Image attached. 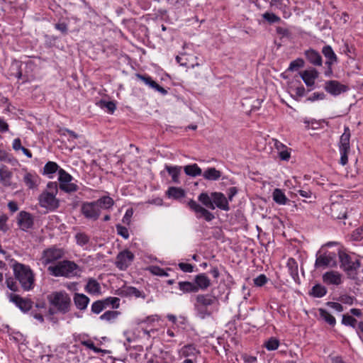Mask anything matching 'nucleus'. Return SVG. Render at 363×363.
Instances as JSON below:
<instances>
[{
    "mask_svg": "<svg viewBox=\"0 0 363 363\" xmlns=\"http://www.w3.org/2000/svg\"><path fill=\"white\" fill-rule=\"evenodd\" d=\"M12 147L15 151L21 150L23 153L28 158H31L33 155L31 152L21 145V141L19 138H15L12 143Z\"/></svg>",
    "mask_w": 363,
    "mask_h": 363,
    "instance_id": "obj_36",
    "label": "nucleus"
},
{
    "mask_svg": "<svg viewBox=\"0 0 363 363\" xmlns=\"http://www.w3.org/2000/svg\"><path fill=\"white\" fill-rule=\"evenodd\" d=\"M17 224L19 228L23 231H27L33 225V216L26 211H22L17 216Z\"/></svg>",
    "mask_w": 363,
    "mask_h": 363,
    "instance_id": "obj_14",
    "label": "nucleus"
},
{
    "mask_svg": "<svg viewBox=\"0 0 363 363\" xmlns=\"http://www.w3.org/2000/svg\"><path fill=\"white\" fill-rule=\"evenodd\" d=\"M99 208L108 209L111 208L114 204V201L112 198L108 196H102L98 200L95 201Z\"/></svg>",
    "mask_w": 363,
    "mask_h": 363,
    "instance_id": "obj_34",
    "label": "nucleus"
},
{
    "mask_svg": "<svg viewBox=\"0 0 363 363\" xmlns=\"http://www.w3.org/2000/svg\"><path fill=\"white\" fill-rule=\"evenodd\" d=\"M150 87L155 89V90H157V91H159L160 93H161L163 95H165L167 94V91L164 89L162 86H161L160 85H159L156 82H151V86Z\"/></svg>",
    "mask_w": 363,
    "mask_h": 363,
    "instance_id": "obj_62",
    "label": "nucleus"
},
{
    "mask_svg": "<svg viewBox=\"0 0 363 363\" xmlns=\"http://www.w3.org/2000/svg\"><path fill=\"white\" fill-rule=\"evenodd\" d=\"M182 352L183 356L189 357L194 355L195 353H198L199 352L196 350V348L193 345H188L182 348Z\"/></svg>",
    "mask_w": 363,
    "mask_h": 363,
    "instance_id": "obj_50",
    "label": "nucleus"
},
{
    "mask_svg": "<svg viewBox=\"0 0 363 363\" xmlns=\"http://www.w3.org/2000/svg\"><path fill=\"white\" fill-rule=\"evenodd\" d=\"M187 206L191 210L195 212L198 218H203L206 221H211L215 218L212 213L202 207L193 199L187 202Z\"/></svg>",
    "mask_w": 363,
    "mask_h": 363,
    "instance_id": "obj_9",
    "label": "nucleus"
},
{
    "mask_svg": "<svg viewBox=\"0 0 363 363\" xmlns=\"http://www.w3.org/2000/svg\"><path fill=\"white\" fill-rule=\"evenodd\" d=\"M350 150H340V162L342 165H345L348 162L347 154Z\"/></svg>",
    "mask_w": 363,
    "mask_h": 363,
    "instance_id": "obj_58",
    "label": "nucleus"
},
{
    "mask_svg": "<svg viewBox=\"0 0 363 363\" xmlns=\"http://www.w3.org/2000/svg\"><path fill=\"white\" fill-rule=\"evenodd\" d=\"M82 343L84 345H85L86 347H87L88 348H89L90 350H92L96 353L105 352V350H103L101 348L96 347L92 341H90V340L83 341Z\"/></svg>",
    "mask_w": 363,
    "mask_h": 363,
    "instance_id": "obj_55",
    "label": "nucleus"
},
{
    "mask_svg": "<svg viewBox=\"0 0 363 363\" xmlns=\"http://www.w3.org/2000/svg\"><path fill=\"white\" fill-rule=\"evenodd\" d=\"M6 296L10 302L14 303L21 311L27 312L33 306V302L28 298H24L18 294L6 292Z\"/></svg>",
    "mask_w": 363,
    "mask_h": 363,
    "instance_id": "obj_8",
    "label": "nucleus"
},
{
    "mask_svg": "<svg viewBox=\"0 0 363 363\" xmlns=\"http://www.w3.org/2000/svg\"><path fill=\"white\" fill-rule=\"evenodd\" d=\"M48 300L57 311L65 312L68 308V295L65 291L51 293L48 296Z\"/></svg>",
    "mask_w": 363,
    "mask_h": 363,
    "instance_id": "obj_6",
    "label": "nucleus"
},
{
    "mask_svg": "<svg viewBox=\"0 0 363 363\" xmlns=\"http://www.w3.org/2000/svg\"><path fill=\"white\" fill-rule=\"evenodd\" d=\"M315 267H335L337 266L336 255L334 252L325 253L317 256L315 262Z\"/></svg>",
    "mask_w": 363,
    "mask_h": 363,
    "instance_id": "obj_12",
    "label": "nucleus"
},
{
    "mask_svg": "<svg viewBox=\"0 0 363 363\" xmlns=\"http://www.w3.org/2000/svg\"><path fill=\"white\" fill-rule=\"evenodd\" d=\"M263 18L269 23H276L280 21V18L272 13H265Z\"/></svg>",
    "mask_w": 363,
    "mask_h": 363,
    "instance_id": "obj_54",
    "label": "nucleus"
},
{
    "mask_svg": "<svg viewBox=\"0 0 363 363\" xmlns=\"http://www.w3.org/2000/svg\"><path fill=\"white\" fill-rule=\"evenodd\" d=\"M350 130L348 127H345L344 133L340 136L339 143L340 150H350Z\"/></svg>",
    "mask_w": 363,
    "mask_h": 363,
    "instance_id": "obj_25",
    "label": "nucleus"
},
{
    "mask_svg": "<svg viewBox=\"0 0 363 363\" xmlns=\"http://www.w3.org/2000/svg\"><path fill=\"white\" fill-rule=\"evenodd\" d=\"M203 177L205 179L216 181L221 177V172L215 167H209L204 171Z\"/></svg>",
    "mask_w": 363,
    "mask_h": 363,
    "instance_id": "obj_28",
    "label": "nucleus"
},
{
    "mask_svg": "<svg viewBox=\"0 0 363 363\" xmlns=\"http://www.w3.org/2000/svg\"><path fill=\"white\" fill-rule=\"evenodd\" d=\"M342 323L345 325H350L354 328L357 320L351 315L345 314L342 315Z\"/></svg>",
    "mask_w": 363,
    "mask_h": 363,
    "instance_id": "obj_47",
    "label": "nucleus"
},
{
    "mask_svg": "<svg viewBox=\"0 0 363 363\" xmlns=\"http://www.w3.org/2000/svg\"><path fill=\"white\" fill-rule=\"evenodd\" d=\"M106 308L105 305L101 300L94 301L91 306V311L95 314H99Z\"/></svg>",
    "mask_w": 363,
    "mask_h": 363,
    "instance_id": "obj_44",
    "label": "nucleus"
},
{
    "mask_svg": "<svg viewBox=\"0 0 363 363\" xmlns=\"http://www.w3.org/2000/svg\"><path fill=\"white\" fill-rule=\"evenodd\" d=\"M82 269L74 262L69 261V277H80Z\"/></svg>",
    "mask_w": 363,
    "mask_h": 363,
    "instance_id": "obj_42",
    "label": "nucleus"
},
{
    "mask_svg": "<svg viewBox=\"0 0 363 363\" xmlns=\"http://www.w3.org/2000/svg\"><path fill=\"white\" fill-rule=\"evenodd\" d=\"M23 182L29 189H35L38 186L39 177L35 174L28 172L23 177Z\"/></svg>",
    "mask_w": 363,
    "mask_h": 363,
    "instance_id": "obj_27",
    "label": "nucleus"
},
{
    "mask_svg": "<svg viewBox=\"0 0 363 363\" xmlns=\"http://www.w3.org/2000/svg\"><path fill=\"white\" fill-rule=\"evenodd\" d=\"M105 307L111 306L114 309H117L120 306V299L117 297H108L101 300Z\"/></svg>",
    "mask_w": 363,
    "mask_h": 363,
    "instance_id": "obj_41",
    "label": "nucleus"
},
{
    "mask_svg": "<svg viewBox=\"0 0 363 363\" xmlns=\"http://www.w3.org/2000/svg\"><path fill=\"white\" fill-rule=\"evenodd\" d=\"M167 194L169 197H172L175 199L183 198L185 196V191L184 189L174 186L169 187Z\"/></svg>",
    "mask_w": 363,
    "mask_h": 363,
    "instance_id": "obj_38",
    "label": "nucleus"
},
{
    "mask_svg": "<svg viewBox=\"0 0 363 363\" xmlns=\"http://www.w3.org/2000/svg\"><path fill=\"white\" fill-rule=\"evenodd\" d=\"M148 270L154 275L160 277H167L168 274L164 270L158 266H151L148 268Z\"/></svg>",
    "mask_w": 363,
    "mask_h": 363,
    "instance_id": "obj_49",
    "label": "nucleus"
},
{
    "mask_svg": "<svg viewBox=\"0 0 363 363\" xmlns=\"http://www.w3.org/2000/svg\"><path fill=\"white\" fill-rule=\"evenodd\" d=\"M120 314L118 311H107L100 316V319L111 322L116 319Z\"/></svg>",
    "mask_w": 363,
    "mask_h": 363,
    "instance_id": "obj_40",
    "label": "nucleus"
},
{
    "mask_svg": "<svg viewBox=\"0 0 363 363\" xmlns=\"http://www.w3.org/2000/svg\"><path fill=\"white\" fill-rule=\"evenodd\" d=\"M165 169L172 177V182L174 183L179 184L180 182L179 177L181 174L182 167H171L166 165Z\"/></svg>",
    "mask_w": 363,
    "mask_h": 363,
    "instance_id": "obj_33",
    "label": "nucleus"
},
{
    "mask_svg": "<svg viewBox=\"0 0 363 363\" xmlns=\"http://www.w3.org/2000/svg\"><path fill=\"white\" fill-rule=\"evenodd\" d=\"M8 216L6 214L0 215V230L3 232H6L9 230V226L7 225Z\"/></svg>",
    "mask_w": 363,
    "mask_h": 363,
    "instance_id": "obj_52",
    "label": "nucleus"
},
{
    "mask_svg": "<svg viewBox=\"0 0 363 363\" xmlns=\"http://www.w3.org/2000/svg\"><path fill=\"white\" fill-rule=\"evenodd\" d=\"M85 290L89 294H101V288L100 284L94 278H90L88 279L87 284L85 286Z\"/></svg>",
    "mask_w": 363,
    "mask_h": 363,
    "instance_id": "obj_23",
    "label": "nucleus"
},
{
    "mask_svg": "<svg viewBox=\"0 0 363 363\" xmlns=\"http://www.w3.org/2000/svg\"><path fill=\"white\" fill-rule=\"evenodd\" d=\"M64 255L61 249L50 247L43 250L40 260L44 265L53 264L55 262L61 259Z\"/></svg>",
    "mask_w": 363,
    "mask_h": 363,
    "instance_id": "obj_7",
    "label": "nucleus"
},
{
    "mask_svg": "<svg viewBox=\"0 0 363 363\" xmlns=\"http://www.w3.org/2000/svg\"><path fill=\"white\" fill-rule=\"evenodd\" d=\"M322 52L328 59L325 64L330 67L337 60V56L330 45H325L322 49Z\"/></svg>",
    "mask_w": 363,
    "mask_h": 363,
    "instance_id": "obj_26",
    "label": "nucleus"
},
{
    "mask_svg": "<svg viewBox=\"0 0 363 363\" xmlns=\"http://www.w3.org/2000/svg\"><path fill=\"white\" fill-rule=\"evenodd\" d=\"M101 106L107 108L108 112L113 113L116 109V104L113 101H101Z\"/></svg>",
    "mask_w": 363,
    "mask_h": 363,
    "instance_id": "obj_57",
    "label": "nucleus"
},
{
    "mask_svg": "<svg viewBox=\"0 0 363 363\" xmlns=\"http://www.w3.org/2000/svg\"><path fill=\"white\" fill-rule=\"evenodd\" d=\"M134 255L129 250L121 252L116 257V265L121 270L126 269L132 263Z\"/></svg>",
    "mask_w": 363,
    "mask_h": 363,
    "instance_id": "obj_11",
    "label": "nucleus"
},
{
    "mask_svg": "<svg viewBox=\"0 0 363 363\" xmlns=\"http://www.w3.org/2000/svg\"><path fill=\"white\" fill-rule=\"evenodd\" d=\"M81 210L82 214L88 219L96 220L100 216V208L96 201L84 203Z\"/></svg>",
    "mask_w": 363,
    "mask_h": 363,
    "instance_id": "obj_10",
    "label": "nucleus"
},
{
    "mask_svg": "<svg viewBox=\"0 0 363 363\" xmlns=\"http://www.w3.org/2000/svg\"><path fill=\"white\" fill-rule=\"evenodd\" d=\"M184 170L186 174L191 177H196L202 174L201 169L196 164L186 165L184 167Z\"/></svg>",
    "mask_w": 363,
    "mask_h": 363,
    "instance_id": "obj_35",
    "label": "nucleus"
},
{
    "mask_svg": "<svg viewBox=\"0 0 363 363\" xmlns=\"http://www.w3.org/2000/svg\"><path fill=\"white\" fill-rule=\"evenodd\" d=\"M278 154L279 157L282 160H289L291 157V154L289 152L287 147L282 150L281 151H280L279 152H278Z\"/></svg>",
    "mask_w": 363,
    "mask_h": 363,
    "instance_id": "obj_61",
    "label": "nucleus"
},
{
    "mask_svg": "<svg viewBox=\"0 0 363 363\" xmlns=\"http://www.w3.org/2000/svg\"><path fill=\"white\" fill-rule=\"evenodd\" d=\"M305 55L307 60L315 66L322 65V57L319 52L315 50L310 49L305 52Z\"/></svg>",
    "mask_w": 363,
    "mask_h": 363,
    "instance_id": "obj_24",
    "label": "nucleus"
},
{
    "mask_svg": "<svg viewBox=\"0 0 363 363\" xmlns=\"http://www.w3.org/2000/svg\"><path fill=\"white\" fill-rule=\"evenodd\" d=\"M199 201L206 207L214 210L215 205L212 201V193L209 196L206 192H202L198 197Z\"/></svg>",
    "mask_w": 363,
    "mask_h": 363,
    "instance_id": "obj_29",
    "label": "nucleus"
},
{
    "mask_svg": "<svg viewBox=\"0 0 363 363\" xmlns=\"http://www.w3.org/2000/svg\"><path fill=\"white\" fill-rule=\"evenodd\" d=\"M116 230H117V233L118 235H120L125 239L128 238L129 233H128V230L127 228H125L120 224L116 225Z\"/></svg>",
    "mask_w": 363,
    "mask_h": 363,
    "instance_id": "obj_53",
    "label": "nucleus"
},
{
    "mask_svg": "<svg viewBox=\"0 0 363 363\" xmlns=\"http://www.w3.org/2000/svg\"><path fill=\"white\" fill-rule=\"evenodd\" d=\"M49 274L54 277H67L68 274V261L63 260L48 267Z\"/></svg>",
    "mask_w": 363,
    "mask_h": 363,
    "instance_id": "obj_13",
    "label": "nucleus"
},
{
    "mask_svg": "<svg viewBox=\"0 0 363 363\" xmlns=\"http://www.w3.org/2000/svg\"><path fill=\"white\" fill-rule=\"evenodd\" d=\"M286 267L291 277L294 281L298 278V264L293 258H289L286 263Z\"/></svg>",
    "mask_w": 363,
    "mask_h": 363,
    "instance_id": "obj_30",
    "label": "nucleus"
},
{
    "mask_svg": "<svg viewBox=\"0 0 363 363\" xmlns=\"http://www.w3.org/2000/svg\"><path fill=\"white\" fill-rule=\"evenodd\" d=\"M216 304H218L217 296L210 294H200L195 298L194 309L197 315L204 319L211 315V307Z\"/></svg>",
    "mask_w": 363,
    "mask_h": 363,
    "instance_id": "obj_2",
    "label": "nucleus"
},
{
    "mask_svg": "<svg viewBox=\"0 0 363 363\" xmlns=\"http://www.w3.org/2000/svg\"><path fill=\"white\" fill-rule=\"evenodd\" d=\"M179 289L183 293H197V288L194 282L191 281H179L178 283Z\"/></svg>",
    "mask_w": 363,
    "mask_h": 363,
    "instance_id": "obj_32",
    "label": "nucleus"
},
{
    "mask_svg": "<svg viewBox=\"0 0 363 363\" xmlns=\"http://www.w3.org/2000/svg\"><path fill=\"white\" fill-rule=\"evenodd\" d=\"M116 294L122 296H135V298H145V295L143 291L133 286H123L116 290Z\"/></svg>",
    "mask_w": 363,
    "mask_h": 363,
    "instance_id": "obj_16",
    "label": "nucleus"
},
{
    "mask_svg": "<svg viewBox=\"0 0 363 363\" xmlns=\"http://www.w3.org/2000/svg\"><path fill=\"white\" fill-rule=\"evenodd\" d=\"M304 65L303 60L301 58H298L290 63V65L288 68L289 71H294L298 69V68L303 67Z\"/></svg>",
    "mask_w": 363,
    "mask_h": 363,
    "instance_id": "obj_48",
    "label": "nucleus"
},
{
    "mask_svg": "<svg viewBox=\"0 0 363 363\" xmlns=\"http://www.w3.org/2000/svg\"><path fill=\"white\" fill-rule=\"evenodd\" d=\"M301 77L305 84L311 86L314 84L315 79L318 78V72L315 69L305 70L301 73Z\"/></svg>",
    "mask_w": 363,
    "mask_h": 363,
    "instance_id": "obj_21",
    "label": "nucleus"
},
{
    "mask_svg": "<svg viewBox=\"0 0 363 363\" xmlns=\"http://www.w3.org/2000/svg\"><path fill=\"white\" fill-rule=\"evenodd\" d=\"M279 345V341L275 337L269 338L264 343L265 347L269 351L277 350L278 348Z\"/></svg>",
    "mask_w": 363,
    "mask_h": 363,
    "instance_id": "obj_45",
    "label": "nucleus"
},
{
    "mask_svg": "<svg viewBox=\"0 0 363 363\" xmlns=\"http://www.w3.org/2000/svg\"><path fill=\"white\" fill-rule=\"evenodd\" d=\"M133 213V212L132 209H128L123 218V222L124 223L129 224L130 221V218L132 217Z\"/></svg>",
    "mask_w": 363,
    "mask_h": 363,
    "instance_id": "obj_64",
    "label": "nucleus"
},
{
    "mask_svg": "<svg viewBox=\"0 0 363 363\" xmlns=\"http://www.w3.org/2000/svg\"><path fill=\"white\" fill-rule=\"evenodd\" d=\"M212 201L215 205V208L217 207L221 210L228 211L230 209L228 199L225 196L220 192H213L212 193Z\"/></svg>",
    "mask_w": 363,
    "mask_h": 363,
    "instance_id": "obj_17",
    "label": "nucleus"
},
{
    "mask_svg": "<svg viewBox=\"0 0 363 363\" xmlns=\"http://www.w3.org/2000/svg\"><path fill=\"white\" fill-rule=\"evenodd\" d=\"M267 281V278L264 274H260L255 279H254V284L257 286H262Z\"/></svg>",
    "mask_w": 363,
    "mask_h": 363,
    "instance_id": "obj_56",
    "label": "nucleus"
},
{
    "mask_svg": "<svg viewBox=\"0 0 363 363\" xmlns=\"http://www.w3.org/2000/svg\"><path fill=\"white\" fill-rule=\"evenodd\" d=\"M363 238V229L357 228L352 233V238L354 240H360Z\"/></svg>",
    "mask_w": 363,
    "mask_h": 363,
    "instance_id": "obj_60",
    "label": "nucleus"
},
{
    "mask_svg": "<svg viewBox=\"0 0 363 363\" xmlns=\"http://www.w3.org/2000/svg\"><path fill=\"white\" fill-rule=\"evenodd\" d=\"M323 280L327 284L339 285L342 282V275L336 271L327 272L323 275Z\"/></svg>",
    "mask_w": 363,
    "mask_h": 363,
    "instance_id": "obj_19",
    "label": "nucleus"
},
{
    "mask_svg": "<svg viewBox=\"0 0 363 363\" xmlns=\"http://www.w3.org/2000/svg\"><path fill=\"white\" fill-rule=\"evenodd\" d=\"M178 265L179 269L184 272H192L194 271V266L191 264L181 262Z\"/></svg>",
    "mask_w": 363,
    "mask_h": 363,
    "instance_id": "obj_59",
    "label": "nucleus"
},
{
    "mask_svg": "<svg viewBox=\"0 0 363 363\" xmlns=\"http://www.w3.org/2000/svg\"><path fill=\"white\" fill-rule=\"evenodd\" d=\"M194 284L198 292L199 290L206 291L211 285V281L205 273H201L195 276Z\"/></svg>",
    "mask_w": 363,
    "mask_h": 363,
    "instance_id": "obj_18",
    "label": "nucleus"
},
{
    "mask_svg": "<svg viewBox=\"0 0 363 363\" xmlns=\"http://www.w3.org/2000/svg\"><path fill=\"white\" fill-rule=\"evenodd\" d=\"M12 176V172L6 166H0V182L3 186H10L11 185Z\"/></svg>",
    "mask_w": 363,
    "mask_h": 363,
    "instance_id": "obj_22",
    "label": "nucleus"
},
{
    "mask_svg": "<svg viewBox=\"0 0 363 363\" xmlns=\"http://www.w3.org/2000/svg\"><path fill=\"white\" fill-rule=\"evenodd\" d=\"M56 172H58L59 174L60 189L65 192H68V174L62 169H59V166L56 162H47L44 166L43 174L47 175L48 178L52 179L53 174Z\"/></svg>",
    "mask_w": 363,
    "mask_h": 363,
    "instance_id": "obj_3",
    "label": "nucleus"
},
{
    "mask_svg": "<svg viewBox=\"0 0 363 363\" xmlns=\"http://www.w3.org/2000/svg\"><path fill=\"white\" fill-rule=\"evenodd\" d=\"M47 187L51 191L42 193L39 196V203L40 206L45 208H55L58 206L57 200L55 198L57 187V183L50 182L48 184Z\"/></svg>",
    "mask_w": 363,
    "mask_h": 363,
    "instance_id": "obj_5",
    "label": "nucleus"
},
{
    "mask_svg": "<svg viewBox=\"0 0 363 363\" xmlns=\"http://www.w3.org/2000/svg\"><path fill=\"white\" fill-rule=\"evenodd\" d=\"M74 238L76 240L77 245H79L80 246H83V245H86L89 241V236L86 234H85L84 233H82V232L77 233L75 235Z\"/></svg>",
    "mask_w": 363,
    "mask_h": 363,
    "instance_id": "obj_43",
    "label": "nucleus"
},
{
    "mask_svg": "<svg viewBox=\"0 0 363 363\" xmlns=\"http://www.w3.org/2000/svg\"><path fill=\"white\" fill-rule=\"evenodd\" d=\"M338 256L340 262V267L347 273L351 279H357V270L360 267V262L358 259L354 261L352 257L342 251H339Z\"/></svg>",
    "mask_w": 363,
    "mask_h": 363,
    "instance_id": "obj_4",
    "label": "nucleus"
},
{
    "mask_svg": "<svg viewBox=\"0 0 363 363\" xmlns=\"http://www.w3.org/2000/svg\"><path fill=\"white\" fill-rule=\"evenodd\" d=\"M11 269L13 276L25 291H29L35 286V274L30 266L12 261Z\"/></svg>",
    "mask_w": 363,
    "mask_h": 363,
    "instance_id": "obj_1",
    "label": "nucleus"
},
{
    "mask_svg": "<svg viewBox=\"0 0 363 363\" xmlns=\"http://www.w3.org/2000/svg\"><path fill=\"white\" fill-rule=\"evenodd\" d=\"M319 313L320 317L330 325H335L336 320L333 315L328 313L325 309L320 308Z\"/></svg>",
    "mask_w": 363,
    "mask_h": 363,
    "instance_id": "obj_39",
    "label": "nucleus"
},
{
    "mask_svg": "<svg viewBox=\"0 0 363 363\" xmlns=\"http://www.w3.org/2000/svg\"><path fill=\"white\" fill-rule=\"evenodd\" d=\"M0 161L10 162L11 155L4 150L0 149Z\"/></svg>",
    "mask_w": 363,
    "mask_h": 363,
    "instance_id": "obj_63",
    "label": "nucleus"
},
{
    "mask_svg": "<svg viewBox=\"0 0 363 363\" xmlns=\"http://www.w3.org/2000/svg\"><path fill=\"white\" fill-rule=\"evenodd\" d=\"M4 284L6 285V288L11 292H13V294L15 292L18 291L19 290V286L17 283V280L16 279L14 276L6 277Z\"/></svg>",
    "mask_w": 363,
    "mask_h": 363,
    "instance_id": "obj_37",
    "label": "nucleus"
},
{
    "mask_svg": "<svg viewBox=\"0 0 363 363\" xmlns=\"http://www.w3.org/2000/svg\"><path fill=\"white\" fill-rule=\"evenodd\" d=\"M274 201L279 205H285L289 202L284 192L279 189H275L272 194Z\"/></svg>",
    "mask_w": 363,
    "mask_h": 363,
    "instance_id": "obj_31",
    "label": "nucleus"
},
{
    "mask_svg": "<svg viewBox=\"0 0 363 363\" xmlns=\"http://www.w3.org/2000/svg\"><path fill=\"white\" fill-rule=\"evenodd\" d=\"M325 294V288L320 284H316L312 288V294L315 297H323Z\"/></svg>",
    "mask_w": 363,
    "mask_h": 363,
    "instance_id": "obj_46",
    "label": "nucleus"
},
{
    "mask_svg": "<svg viewBox=\"0 0 363 363\" xmlns=\"http://www.w3.org/2000/svg\"><path fill=\"white\" fill-rule=\"evenodd\" d=\"M69 143H71L72 140L78 139L79 144V146L78 147V148H79L80 147H82V146H85V140H84V138L82 135H77V134H75L74 132H72L71 130H69Z\"/></svg>",
    "mask_w": 363,
    "mask_h": 363,
    "instance_id": "obj_51",
    "label": "nucleus"
},
{
    "mask_svg": "<svg viewBox=\"0 0 363 363\" xmlns=\"http://www.w3.org/2000/svg\"><path fill=\"white\" fill-rule=\"evenodd\" d=\"M325 90L333 96L340 95L348 90L347 86L336 80L327 81L325 84Z\"/></svg>",
    "mask_w": 363,
    "mask_h": 363,
    "instance_id": "obj_15",
    "label": "nucleus"
},
{
    "mask_svg": "<svg viewBox=\"0 0 363 363\" xmlns=\"http://www.w3.org/2000/svg\"><path fill=\"white\" fill-rule=\"evenodd\" d=\"M73 301L77 309L84 311L87 308L90 300L89 298L84 294L75 293Z\"/></svg>",
    "mask_w": 363,
    "mask_h": 363,
    "instance_id": "obj_20",
    "label": "nucleus"
}]
</instances>
